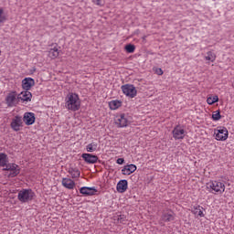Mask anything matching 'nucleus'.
Listing matches in <instances>:
<instances>
[{
    "mask_svg": "<svg viewBox=\"0 0 234 234\" xmlns=\"http://www.w3.org/2000/svg\"><path fill=\"white\" fill-rule=\"evenodd\" d=\"M123 162H125V160L123 158L117 159V164H119V165H122Z\"/></svg>",
    "mask_w": 234,
    "mask_h": 234,
    "instance_id": "obj_33",
    "label": "nucleus"
},
{
    "mask_svg": "<svg viewBox=\"0 0 234 234\" xmlns=\"http://www.w3.org/2000/svg\"><path fill=\"white\" fill-rule=\"evenodd\" d=\"M218 101V96L215 95L213 97H207V103L208 105H213V103H217Z\"/></svg>",
    "mask_w": 234,
    "mask_h": 234,
    "instance_id": "obj_28",
    "label": "nucleus"
},
{
    "mask_svg": "<svg viewBox=\"0 0 234 234\" xmlns=\"http://www.w3.org/2000/svg\"><path fill=\"white\" fill-rule=\"evenodd\" d=\"M121 90L127 98H136V94H138L136 87L132 84H124L121 87Z\"/></svg>",
    "mask_w": 234,
    "mask_h": 234,
    "instance_id": "obj_4",
    "label": "nucleus"
},
{
    "mask_svg": "<svg viewBox=\"0 0 234 234\" xmlns=\"http://www.w3.org/2000/svg\"><path fill=\"white\" fill-rule=\"evenodd\" d=\"M5 101L7 107H16L19 103V97L16 91H12L6 96Z\"/></svg>",
    "mask_w": 234,
    "mask_h": 234,
    "instance_id": "obj_9",
    "label": "nucleus"
},
{
    "mask_svg": "<svg viewBox=\"0 0 234 234\" xmlns=\"http://www.w3.org/2000/svg\"><path fill=\"white\" fill-rule=\"evenodd\" d=\"M4 171L9 172L8 174L9 178H14L17 176V175H19L20 173L19 165L16 164H6L5 165Z\"/></svg>",
    "mask_w": 234,
    "mask_h": 234,
    "instance_id": "obj_7",
    "label": "nucleus"
},
{
    "mask_svg": "<svg viewBox=\"0 0 234 234\" xmlns=\"http://www.w3.org/2000/svg\"><path fill=\"white\" fill-rule=\"evenodd\" d=\"M23 122L26 125H34L36 123V114L34 112L24 113Z\"/></svg>",
    "mask_w": 234,
    "mask_h": 234,
    "instance_id": "obj_12",
    "label": "nucleus"
},
{
    "mask_svg": "<svg viewBox=\"0 0 234 234\" xmlns=\"http://www.w3.org/2000/svg\"><path fill=\"white\" fill-rule=\"evenodd\" d=\"M202 209H204V207H202L200 205H197L191 208V213L195 215L196 218H198V217L204 218L205 214L204 211H202Z\"/></svg>",
    "mask_w": 234,
    "mask_h": 234,
    "instance_id": "obj_17",
    "label": "nucleus"
},
{
    "mask_svg": "<svg viewBox=\"0 0 234 234\" xmlns=\"http://www.w3.org/2000/svg\"><path fill=\"white\" fill-rule=\"evenodd\" d=\"M80 193L84 197H93L98 193V190H96V187L82 186L80 189Z\"/></svg>",
    "mask_w": 234,
    "mask_h": 234,
    "instance_id": "obj_11",
    "label": "nucleus"
},
{
    "mask_svg": "<svg viewBox=\"0 0 234 234\" xmlns=\"http://www.w3.org/2000/svg\"><path fill=\"white\" fill-rule=\"evenodd\" d=\"M92 3L97 6H101V0H92Z\"/></svg>",
    "mask_w": 234,
    "mask_h": 234,
    "instance_id": "obj_31",
    "label": "nucleus"
},
{
    "mask_svg": "<svg viewBox=\"0 0 234 234\" xmlns=\"http://www.w3.org/2000/svg\"><path fill=\"white\" fill-rule=\"evenodd\" d=\"M69 173L71 176V178H80V176L81 175L80 169L72 167L69 169Z\"/></svg>",
    "mask_w": 234,
    "mask_h": 234,
    "instance_id": "obj_23",
    "label": "nucleus"
},
{
    "mask_svg": "<svg viewBox=\"0 0 234 234\" xmlns=\"http://www.w3.org/2000/svg\"><path fill=\"white\" fill-rule=\"evenodd\" d=\"M96 149H98V144H96V143H91V144H89L88 145H86V151L88 153H94V151H96Z\"/></svg>",
    "mask_w": 234,
    "mask_h": 234,
    "instance_id": "obj_25",
    "label": "nucleus"
},
{
    "mask_svg": "<svg viewBox=\"0 0 234 234\" xmlns=\"http://www.w3.org/2000/svg\"><path fill=\"white\" fill-rule=\"evenodd\" d=\"M65 108L72 112L80 111V109H81V100L80 99V95L74 92L68 93L65 98Z\"/></svg>",
    "mask_w": 234,
    "mask_h": 234,
    "instance_id": "obj_1",
    "label": "nucleus"
},
{
    "mask_svg": "<svg viewBox=\"0 0 234 234\" xmlns=\"http://www.w3.org/2000/svg\"><path fill=\"white\" fill-rule=\"evenodd\" d=\"M214 134L216 136V140L218 142H226L228 140V128L219 127L214 131Z\"/></svg>",
    "mask_w": 234,
    "mask_h": 234,
    "instance_id": "obj_6",
    "label": "nucleus"
},
{
    "mask_svg": "<svg viewBox=\"0 0 234 234\" xmlns=\"http://www.w3.org/2000/svg\"><path fill=\"white\" fill-rule=\"evenodd\" d=\"M36 194L32 189H22L18 192V200L20 202H30Z\"/></svg>",
    "mask_w": 234,
    "mask_h": 234,
    "instance_id": "obj_3",
    "label": "nucleus"
},
{
    "mask_svg": "<svg viewBox=\"0 0 234 234\" xmlns=\"http://www.w3.org/2000/svg\"><path fill=\"white\" fill-rule=\"evenodd\" d=\"M172 134L173 138H175L176 140H184L186 138V135L187 134V132H186L184 126L176 125L172 131Z\"/></svg>",
    "mask_w": 234,
    "mask_h": 234,
    "instance_id": "obj_5",
    "label": "nucleus"
},
{
    "mask_svg": "<svg viewBox=\"0 0 234 234\" xmlns=\"http://www.w3.org/2000/svg\"><path fill=\"white\" fill-rule=\"evenodd\" d=\"M161 220H163V222H171L175 220V213L171 210L164 212Z\"/></svg>",
    "mask_w": 234,
    "mask_h": 234,
    "instance_id": "obj_19",
    "label": "nucleus"
},
{
    "mask_svg": "<svg viewBox=\"0 0 234 234\" xmlns=\"http://www.w3.org/2000/svg\"><path fill=\"white\" fill-rule=\"evenodd\" d=\"M156 74H158V76H162V74H164V70H162V69H157Z\"/></svg>",
    "mask_w": 234,
    "mask_h": 234,
    "instance_id": "obj_34",
    "label": "nucleus"
},
{
    "mask_svg": "<svg viewBox=\"0 0 234 234\" xmlns=\"http://www.w3.org/2000/svg\"><path fill=\"white\" fill-rule=\"evenodd\" d=\"M8 156L5 154L0 153V167H5L6 165V162Z\"/></svg>",
    "mask_w": 234,
    "mask_h": 234,
    "instance_id": "obj_26",
    "label": "nucleus"
},
{
    "mask_svg": "<svg viewBox=\"0 0 234 234\" xmlns=\"http://www.w3.org/2000/svg\"><path fill=\"white\" fill-rule=\"evenodd\" d=\"M137 167L136 165L131 164V165H126L122 169V175H133L134 171H136Z\"/></svg>",
    "mask_w": 234,
    "mask_h": 234,
    "instance_id": "obj_16",
    "label": "nucleus"
},
{
    "mask_svg": "<svg viewBox=\"0 0 234 234\" xmlns=\"http://www.w3.org/2000/svg\"><path fill=\"white\" fill-rule=\"evenodd\" d=\"M62 186L66 189H74L76 187V183L70 178L64 177L62 178Z\"/></svg>",
    "mask_w": 234,
    "mask_h": 234,
    "instance_id": "obj_18",
    "label": "nucleus"
},
{
    "mask_svg": "<svg viewBox=\"0 0 234 234\" xmlns=\"http://www.w3.org/2000/svg\"><path fill=\"white\" fill-rule=\"evenodd\" d=\"M23 101V103L32 101V93L28 90L22 91L20 94H18V101Z\"/></svg>",
    "mask_w": 234,
    "mask_h": 234,
    "instance_id": "obj_14",
    "label": "nucleus"
},
{
    "mask_svg": "<svg viewBox=\"0 0 234 234\" xmlns=\"http://www.w3.org/2000/svg\"><path fill=\"white\" fill-rule=\"evenodd\" d=\"M122 106V101L113 100L109 102V107L111 111H116L117 109H120Z\"/></svg>",
    "mask_w": 234,
    "mask_h": 234,
    "instance_id": "obj_21",
    "label": "nucleus"
},
{
    "mask_svg": "<svg viewBox=\"0 0 234 234\" xmlns=\"http://www.w3.org/2000/svg\"><path fill=\"white\" fill-rule=\"evenodd\" d=\"M115 123L118 127H127L131 121H129V116L125 113H121L115 117Z\"/></svg>",
    "mask_w": 234,
    "mask_h": 234,
    "instance_id": "obj_10",
    "label": "nucleus"
},
{
    "mask_svg": "<svg viewBox=\"0 0 234 234\" xmlns=\"http://www.w3.org/2000/svg\"><path fill=\"white\" fill-rule=\"evenodd\" d=\"M58 56H59V49H58V48L55 47L49 49L48 58H50L51 59H56V58H58Z\"/></svg>",
    "mask_w": 234,
    "mask_h": 234,
    "instance_id": "obj_22",
    "label": "nucleus"
},
{
    "mask_svg": "<svg viewBox=\"0 0 234 234\" xmlns=\"http://www.w3.org/2000/svg\"><path fill=\"white\" fill-rule=\"evenodd\" d=\"M118 220H119V222H121V224H123V222H125V217L124 216H120L118 218Z\"/></svg>",
    "mask_w": 234,
    "mask_h": 234,
    "instance_id": "obj_32",
    "label": "nucleus"
},
{
    "mask_svg": "<svg viewBox=\"0 0 234 234\" xmlns=\"http://www.w3.org/2000/svg\"><path fill=\"white\" fill-rule=\"evenodd\" d=\"M81 156L86 164H96L98 162L97 155L91 154H82Z\"/></svg>",
    "mask_w": 234,
    "mask_h": 234,
    "instance_id": "obj_15",
    "label": "nucleus"
},
{
    "mask_svg": "<svg viewBox=\"0 0 234 234\" xmlns=\"http://www.w3.org/2000/svg\"><path fill=\"white\" fill-rule=\"evenodd\" d=\"M10 127L16 133L21 131L23 129V117L19 115L15 116L11 121Z\"/></svg>",
    "mask_w": 234,
    "mask_h": 234,
    "instance_id": "obj_8",
    "label": "nucleus"
},
{
    "mask_svg": "<svg viewBox=\"0 0 234 234\" xmlns=\"http://www.w3.org/2000/svg\"><path fill=\"white\" fill-rule=\"evenodd\" d=\"M124 50H126L128 54H133L134 50H136V47L133 44H128L124 47Z\"/></svg>",
    "mask_w": 234,
    "mask_h": 234,
    "instance_id": "obj_27",
    "label": "nucleus"
},
{
    "mask_svg": "<svg viewBox=\"0 0 234 234\" xmlns=\"http://www.w3.org/2000/svg\"><path fill=\"white\" fill-rule=\"evenodd\" d=\"M127 187H128L127 180L122 179L118 182L116 189L118 193H125V191H127Z\"/></svg>",
    "mask_w": 234,
    "mask_h": 234,
    "instance_id": "obj_20",
    "label": "nucleus"
},
{
    "mask_svg": "<svg viewBox=\"0 0 234 234\" xmlns=\"http://www.w3.org/2000/svg\"><path fill=\"white\" fill-rule=\"evenodd\" d=\"M34 85H36V80L32 78H25L22 80V89H24V90H30Z\"/></svg>",
    "mask_w": 234,
    "mask_h": 234,
    "instance_id": "obj_13",
    "label": "nucleus"
},
{
    "mask_svg": "<svg viewBox=\"0 0 234 234\" xmlns=\"http://www.w3.org/2000/svg\"><path fill=\"white\" fill-rule=\"evenodd\" d=\"M6 22V14H5V9L0 7V25Z\"/></svg>",
    "mask_w": 234,
    "mask_h": 234,
    "instance_id": "obj_29",
    "label": "nucleus"
},
{
    "mask_svg": "<svg viewBox=\"0 0 234 234\" xmlns=\"http://www.w3.org/2000/svg\"><path fill=\"white\" fill-rule=\"evenodd\" d=\"M205 59L206 61H211V63H213L215 62V59H217V55L212 51H208L205 57Z\"/></svg>",
    "mask_w": 234,
    "mask_h": 234,
    "instance_id": "obj_24",
    "label": "nucleus"
},
{
    "mask_svg": "<svg viewBox=\"0 0 234 234\" xmlns=\"http://www.w3.org/2000/svg\"><path fill=\"white\" fill-rule=\"evenodd\" d=\"M207 190L212 195H222L226 191V185L220 180H210L207 183Z\"/></svg>",
    "mask_w": 234,
    "mask_h": 234,
    "instance_id": "obj_2",
    "label": "nucleus"
},
{
    "mask_svg": "<svg viewBox=\"0 0 234 234\" xmlns=\"http://www.w3.org/2000/svg\"><path fill=\"white\" fill-rule=\"evenodd\" d=\"M220 118H222V116L220 115V111L213 112L212 120L214 122H218V120H220Z\"/></svg>",
    "mask_w": 234,
    "mask_h": 234,
    "instance_id": "obj_30",
    "label": "nucleus"
}]
</instances>
